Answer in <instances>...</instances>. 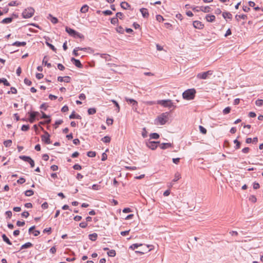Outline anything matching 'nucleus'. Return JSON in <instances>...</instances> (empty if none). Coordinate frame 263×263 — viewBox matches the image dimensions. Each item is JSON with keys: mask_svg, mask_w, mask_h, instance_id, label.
<instances>
[{"mask_svg": "<svg viewBox=\"0 0 263 263\" xmlns=\"http://www.w3.org/2000/svg\"><path fill=\"white\" fill-rule=\"evenodd\" d=\"M50 169L53 171H56L58 170V166L56 165H52L51 166Z\"/></svg>", "mask_w": 263, "mask_h": 263, "instance_id": "774afa93", "label": "nucleus"}, {"mask_svg": "<svg viewBox=\"0 0 263 263\" xmlns=\"http://www.w3.org/2000/svg\"><path fill=\"white\" fill-rule=\"evenodd\" d=\"M100 186L98 184H93L92 186V189L93 190H98L100 189Z\"/></svg>", "mask_w": 263, "mask_h": 263, "instance_id": "69168bd1", "label": "nucleus"}, {"mask_svg": "<svg viewBox=\"0 0 263 263\" xmlns=\"http://www.w3.org/2000/svg\"><path fill=\"white\" fill-rule=\"evenodd\" d=\"M200 10L205 13L210 12L211 11V8L209 6H201L200 7Z\"/></svg>", "mask_w": 263, "mask_h": 263, "instance_id": "6ab92c4d", "label": "nucleus"}, {"mask_svg": "<svg viewBox=\"0 0 263 263\" xmlns=\"http://www.w3.org/2000/svg\"><path fill=\"white\" fill-rule=\"evenodd\" d=\"M118 19L116 16L115 17L112 18L110 21L111 23L113 25H116L118 24Z\"/></svg>", "mask_w": 263, "mask_h": 263, "instance_id": "ea45409f", "label": "nucleus"}, {"mask_svg": "<svg viewBox=\"0 0 263 263\" xmlns=\"http://www.w3.org/2000/svg\"><path fill=\"white\" fill-rule=\"evenodd\" d=\"M180 178V174L179 173H177L175 175V178L173 180V182H176L178 181Z\"/></svg>", "mask_w": 263, "mask_h": 263, "instance_id": "3c124183", "label": "nucleus"}, {"mask_svg": "<svg viewBox=\"0 0 263 263\" xmlns=\"http://www.w3.org/2000/svg\"><path fill=\"white\" fill-rule=\"evenodd\" d=\"M34 12V10L31 8H28L24 10L22 13L23 17L25 18H30L32 16Z\"/></svg>", "mask_w": 263, "mask_h": 263, "instance_id": "39448f33", "label": "nucleus"}, {"mask_svg": "<svg viewBox=\"0 0 263 263\" xmlns=\"http://www.w3.org/2000/svg\"><path fill=\"white\" fill-rule=\"evenodd\" d=\"M234 143L236 144V148L238 149L240 147V143L237 140H235L234 141Z\"/></svg>", "mask_w": 263, "mask_h": 263, "instance_id": "052dcab7", "label": "nucleus"}, {"mask_svg": "<svg viewBox=\"0 0 263 263\" xmlns=\"http://www.w3.org/2000/svg\"><path fill=\"white\" fill-rule=\"evenodd\" d=\"M19 158L25 162H29V160H30L31 158L29 156H20Z\"/></svg>", "mask_w": 263, "mask_h": 263, "instance_id": "c85d7f7f", "label": "nucleus"}, {"mask_svg": "<svg viewBox=\"0 0 263 263\" xmlns=\"http://www.w3.org/2000/svg\"><path fill=\"white\" fill-rule=\"evenodd\" d=\"M151 139H157L159 138V135L157 133H152L149 135Z\"/></svg>", "mask_w": 263, "mask_h": 263, "instance_id": "2f4dec72", "label": "nucleus"}, {"mask_svg": "<svg viewBox=\"0 0 263 263\" xmlns=\"http://www.w3.org/2000/svg\"><path fill=\"white\" fill-rule=\"evenodd\" d=\"M25 221H17L16 222V225L18 227H22L25 225Z\"/></svg>", "mask_w": 263, "mask_h": 263, "instance_id": "e2e57ef3", "label": "nucleus"}, {"mask_svg": "<svg viewBox=\"0 0 263 263\" xmlns=\"http://www.w3.org/2000/svg\"><path fill=\"white\" fill-rule=\"evenodd\" d=\"M107 254L108 256L110 257H114L116 256V253L115 250H109V251L107 252Z\"/></svg>", "mask_w": 263, "mask_h": 263, "instance_id": "f704fd0d", "label": "nucleus"}, {"mask_svg": "<svg viewBox=\"0 0 263 263\" xmlns=\"http://www.w3.org/2000/svg\"><path fill=\"white\" fill-rule=\"evenodd\" d=\"M116 16L118 18L119 17L120 19L122 20L123 18L124 15L122 12H117L116 14Z\"/></svg>", "mask_w": 263, "mask_h": 263, "instance_id": "09e8293b", "label": "nucleus"}, {"mask_svg": "<svg viewBox=\"0 0 263 263\" xmlns=\"http://www.w3.org/2000/svg\"><path fill=\"white\" fill-rule=\"evenodd\" d=\"M87 155L89 157H94L96 155L95 152L89 151L87 152Z\"/></svg>", "mask_w": 263, "mask_h": 263, "instance_id": "a19ab883", "label": "nucleus"}, {"mask_svg": "<svg viewBox=\"0 0 263 263\" xmlns=\"http://www.w3.org/2000/svg\"><path fill=\"white\" fill-rule=\"evenodd\" d=\"M48 107V106L47 105L46 103H43L41 106H40V108L41 109H43L45 110H46L47 109V107Z\"/></svg>", "mask_w": 263, "mask_h": 263, "instance_id": "bf43d9fd", "label": "nucleus"}, {"mask_svg": "<svg viewBox=\"0 0 263 263\" xmlns=\"http://www.w3.org/2000/svg\"><path fill=\"white\" fill-rule=\"evenodd\" d=\"M112 102L114 103L115 107H116L115 110L116 111V112H119L120 111V106H119V104L115 100H112Z\"/></svg>", "mask_w": 263, "mask_h": 263, "instance_id": "58836bf2", "label": "nucleus"}, {"mask_svg": "<svg viewBox=\"0 0 263 263\" xmlns=\"http://www.w3.org/2000/svg\"><path fill=\"white\" fill-rule=\"evenodd\" d=\"M43 74L41 73H37L36 74V78L39 80L41 79L42 78H43Z\"/></svg>", "mask_w": 263, "mask_h": 263, "instance_id": "338daca9", "label": "nucleus"}, {"mask_svg": "<svg viewBox=\"0 0 263 263\" xmlns=\"http://www.w3.org/2000/svg\"><path fill=\"white\" fill-rule=\"evenodd\" d=\"M13 20V18L12 17H6L4 19H3L2 21H1V23L2 24H9L10 23L12 22Z\"/></svg>", "mask_w": 263, "mask_h": 263, "instance_id": "aec40b11", "label": "nucleus"}, {"mask_svg": "<svg viewBox=\"0 0 263 263\" xmlns=\"http://www.w3.org/2000/svg\"><path fill=\"white\" fill-rule=\"evenodd\" d=\"M26 45V42H19V41H16L12 44V46H17V47L24 46Z\"/></svg>", "mask_w": 263, "mask_h": 263, "instance_id": "a211bd4d", "label": "nucleus"}, {"mask_svg": "<svg viewBox=\"0 0 263 263\" xmlns=\"http://www.w3.org/2000/svg\"><path fill=\"white\" fill-rule=\"evenodd\" d=\"M196 92V91L194 88L188 89L182 93V96L185 100H192L194 99Z\"/></svg>", "mask_w": 263, "mask_h": 263, "instance_id": "f03ea898", "label": "nucleus"}, {"mask_svg": "<svg viewBox=\"0 0 263 263\" xmlns=\"http://www.w3.org/2000/svg\"><path fill=\"white\" fill-rule=\"evenodd\" d=\"M193 25L195 28L199 29H202L204 26L203 24L201 22L198 21H195L193 22Z\"/></svg>", "mask_w": 263, "mask_h": 263, "instance_id": "9b49d317", "label": "nucleus"}, {"mask_svg": "<svg viewBox=\"0 0 263 263\" xmlns=\"http://www.w3.org/2000/svg\"><path fill=\"white\" fill-rule=\"evenodd\" d=\"M205 20L208 22H213L215 20V16L214 15H206L205 16Z\"/></svg>", "mask_w": 263, "mask_h": 263, "instance_id": "dca6fc26", "label": "nucleus"}, {"mask_svg": "<svg viewBox=\"0 0 263 263\" xmlns=\"http://www.w3.org/2000/svg\"><path fill=\"white\" fill-rule=\"evenodd\" d=\"M29 129V125H23L21 128V130L22 131H27Z\"/></svg>", "mask_w": 263, "mask_h": 263, "instance_id": "de8ad7c7", "label": "nucleus"}, {"mask_svg": "<svg viewBox=\"0 0 263 263\" xmlns=\"http://www.w3.org/2000/svg\"><path fill=\"white\" fill-rule=\"evenodd\" d=\"M47 59V56H45L44 57L43 60V64L45 65V66H46L48 68H50L51 67V63H48L47 60H46Z\"/></svg>", "mask_w": 263, "mask_h": 263, "instance_id": "bb28decb", "label": "nucleus"}, {"mask_svg": "<svg viewBox=\"0 0 263 263\" xmlns=\"http://www.w3.org/2000/svg\"><path fill=\"white\" fill-rule=\"evenodd\" d=\"M255 104L258 106H261L263 105V100L258 99L256 101Z\"/></svg>", "mask_w": 263, "mask_h": 263, "instance_id": "37998d69", "label": "nucleus"}, {"mask_svg": "<svg viewBox=\"0 0 263 263\" xmlns=\"http://www.w3.org/2000/svg\"><path fill=\"white\" fill-rule=\"evenodd\" d=\"M143 248L141 250L143 251L144 254L147 252H149L151 250L153 249V246L152 245H143Z\"/></svg>", "mask_w": 263, "mask_h": 263, "instance_id": "ddd939ff", "label": "nucleus"}, {"mask_svg": "<svg viewBox=\"0 0 263 263\" xmlns=\"http://www.w3.org/2000/svg\"><path fill=\"white\" fill-rule=\"evenodd\" d=\"M17 183L20 184H23L25 182V179L21 177L17 180Z\"/></svg>", "mask_w": 263, "mask_h": 263, "instance_id": "0e129e2a", "label": "nucleus"}, {"mask_svg": "<svg viewBox=\"0 0 263 263\" xmlns=\"http://www.w3.org/2000/svg\"><path fill=\"white\" fill-rule=\"evenodd\" d=\"M34 194V192L33 190H27L26 191H25V195L26 196H28V197H29V196H32L33 194Z\"/></svg>", "mask_w": 263, "mask_h": 263, "instance_id": "473e14b6", "label": "nucleus"}, {"mask_svg": "<svg viewBox=\"0 0 263 263\" xmlns=\"http://www.w3.org/2000/svg\"><path fill=\"white\" fill-rule=\"evenodd\" d=\"M29 115V118L28 121L30 123H33L35 120V118L39 115V112L37 111H31L28 113Z\"/></svg>", "mask_w": 263, "mask_h": 263, "instance_id": "1a4fd4ad", "label": "nucleus"}, {"mask_svg": "<svg viewBox=\"0 0 263 263\" xmlns=\"http://www.w3.org/2000/svg\"><path fill=\"white\" fill-rule=\"evenodd\" d=\"M222 16L224 18H229L231 20L232 18V15L230 12H224L222 13Z\"/></svg>", "mask_w": 263, "mask_h": 263, "instance_id": "5701e85b", "label": "nucleus"}, {"mask_svg": "<svg viewBox=\"0 0 263 263\" xmlns=\"http://www.w3.org/2000/svg\"><path fill=\"white\" fill-rule=\"evenodd\" d=\"M33 246V244L30 242H28L24 245H23L21 247V250L24 249H27L30 248Z\"/></svg>", "mask_w": 263, "mask_h": 263, "instance_id": "4be33fe9", "label": "nucleus"}, {"mask_svg": "<svg viewBox=\"0 0 263 263\" xmlns=\"http://www.w3.org/2000/svg\"><path fill=\"white\" fill-rule=\"evenodd\" d=\"M101 140L103 142L107 143L110 141V138L109 136H105L104 137L102 138Z\"/></svg>", "mask_w": 263, "mask_h": 263, "instance_id": "72a5a7b5", "label": "nucleus"}, {"mask_svg": "<svg viewBox=\"0 0 263 263\" xmlns=\"http://www.w3.org/2000/svg\"><path fill=\"white\" fill-rule=\"evenodd\" d=\"M143 246L142 243H134L129 247V249L134 250L135 249H137L139 247Z\"/></svg>", "mask_w": 263, "mask_h": 263, "instance_id": "cd10ccee", "label": "nucleus"}, {"mask_svg": "<svg viewBox=\"0 0 263 263\" xmlns=\"http://www.w3.org/2000/svg\"><path fill=\"white\" fill-rule=\"evenodd\" d=\"M140 11L141 12L143 17L147 18L148 17L149 13L147 9L144 8H141L140 9Z\"/></svg>", "mask_w": 263, "mask_h": 263, "instance_id": "4468645a", "label": "nucleus"}, {"mask_svg": "<svg viewBox=\"0 0 263 263\" xmlns=\"http://www.w3.org/2000/svg\"><path fill=\"white\" fill-rule=\"evenodd\" d=\"M71 80V78L69 76H66L64 77V82L66 83L70 82Z\"/></svg>", "mask_w": 263, "mask_h": 263, "instance_id": "680f3d73", "label": "nucleus"}, {"mask_svg": "<svg viewBox=\"0 0 263 263\" xmlns=\"http://www.w3.org/2000/svg\"><path fill=\"white\" fill-rule=\"evenodd\" d=\"M3 83L5 86H8L10 85L9 82L5 78H0V83Z\"/></svg>", "mask_w": 263, "mask_h": 263, "instance_id": "c756f323", "label": "nucleus"}, {"mask_svg": "<svg viewBox=\"0 0 263 263\" xmlns=\"http://www.w3.org/2000/svg\"><path fill=\"white\" fill-rule=\"evenodd\" d=\"M156 19L159 22H162L164 20L163 17L161 15H157Z\"/></svg>", "mask_w": 263, "mask_h": 263, "instance_id": "864d4df0", "label": "nucleus"}, {"mask_svg": "<svg viewBox=\"0 0 263 263\" xmlns=\"http://www.w3.org/2000/svg\"><path fill=\"white\" fill-rule=\"evenodd\" d=\"M41 128L42 130H43L44 132V134L41 136L42 140L44 141L46 144H49L51 143L50 135L47 132L44 130V128L42 127Z\"/></svg>", "mask_w": 263, "mask_h": 263, "instance_id": "0eeeda50", "label": "nucleus"}, {"mask_svg": "<svg viewBox=\"0 0 263 263\" xmlns=\"http://www.w3.org/2000/svg\"><path fill=\"white\" fill-rule=\"evenodd\" d=\"M116 31L118 33H120L121 34H123L124 32V30L123 28L121 26H118V27L116 28Z\"/></svg>", "mask_w": 263, "mask_h": 263, "instance_id": "e433bc0d", "label": "nucleus"}, {"mask_svg": "<svg viewBox=\"0 0 263 263\" xmlns=\"http://www.w3.org/2000/svg\"><path fill=\"white\" fill-rule=\"evenodd\" d=\"M2 238H3L4 241H5L8 245H12L11 242L10 241L9 239L7 237V236L5 234H4L2 235Z\"/></svg>", "mask_w": 263, "mask_h": 263, "instance_id": "a878e982", "label": "nucleus"}, {"mask_svg": "<svg viewBox=\"0 0 263 263\" xmlns=\"http://www.w3.org/2000/svg\"><path fill=\"white\" fill-rule=\"evenodd\" d=\"M89 239H90L92 241H95L98 237V234L97 233H92L88 235Z\"/></svg>", "mask_w": 263, "mask_h": 263, "instance_id": "393cba45", "label": "nucleus"}, {"mask_svg": "<svg viewBox=\"0 0 263 263\" xmlns=\"http://www.w3.org/2000/svg\"><path fill=\"white\" fill-rule=\"evenodd\" d=\"M249 200L253 203L256 202L257 201V199L254 195L250 196V197H249Z\"/></svg>", "mask_w": 263, "mask_h": 263, "instance_id": "49530a36", "label": "nucleus"}, {"mask_svg": "<svg viewBox=\"0 0 263 263\" xmlns=\"http://www.w3.org/2000/svg\"><path fill=\"white\" fill-rule=\"evenodd\" d=\"M89 7L87 5H84L81 8L80 11L81 13H85L88 11Z\"/></svg>", "mask_w": 263, "mask_h": 263, "instance_id": "b1692460", "label": "nucleus"}, {"mask_svg": "<svg viewBox=\"0 0 263 263\" xmlns=\"http://www.w3.org/2000/svg\"><path fill=\"white\" fill-rule=\"evenodd\" d=\"M12 141L11 140H7L4 142V145L6 147H8L11 145Z\"/></svg>", "mask_w": 263, "mask_h": 263, "instance_id": "c9c22d12", "label": "nucleus"}, {"mask_svg": "<svg viewBox=\"0 0 263 263\" xmlns=\"http://www.w3.org/2000/svg\"><path fill=\"white\" fill-rule=\"evenodd\" d=\"M73 169L76 170H80L82 168V167L79 164H76L73 166Z\"/></svg>", "mask_w": 263, "mask_h": 263, "instance_id": "603ef678", "label": "nucleus"}, {"mask_svg": "<svg viewBox=\"0 0 263 263\" xmlns=\"http://www.w3.org/2000/svg\"><path fill=\"white\" fill-rule=\"evenodd\" d=\"M184 196L186 201L182 203V206L184 211H193L195 208V193L191 190L189 192H184Z\"/></svg>", "mask_w": 263, "mask_h": 263, "instance_id": "f257e3e1", "label": "nucleus"}, {"mask_svg": "<svg viewBox=\"0 0 263 263\" xmlns=\"http://www.w3.org/2000/svg\"><path fill=\"white\" fill-rule=\"evenodd\" d=\"M24 83H25V84H26L28 86H30V85H31L32 84L31 81H30L29 80H28L27 78H25L24 79Z\"/></svg>", "mask_w": 263, "mask_h": 263, "instance_id": "13d9d810", "label": "nucleus"}, {"mask_svg": "<svg viewBox=\"0 0 263 263\" xmlns=\"http://www.w3.org/2000/svg\"><path fill=\"white\" fill-rule=\"evenodd\" d=\"M157 104L163 107H171L172 106V102L170 100H158Z\"/></svg>", "mask_w": 263, "mask_h": 263, "instance_id": "6e6552de", "label": "nucleus"}, {"mask_svg": "<svg viewBox=\"0 0 263 263\" xmlns=\"http://www.w3.org/2000/svg\"><path fill=\"white\" fill-rule=\"evenodd\" d=\"M158 144H160L159 142L149 141L146 143V146L151 149L154 150L157 147Z\"/></svg>", "mask_w": 263, "mask_h": 263, "instance_id": "9d476101", "label": "nucleus"}, {"mask_svg": "<svg viewBox=\"0 0 263 263\" xmlns=\"http://www.w3.org/2000/svg\"><path fill=\"white\" fill-rule=\"evenodd\" d=\"M125 100L128 103L132 104L133 106H137L138 105V102L134 99L125 98Z\"/></svg>", "mask_w": 263, "mask_h": 263, "instance_id": "2eb2a0df", "label": "nucleus"}, {"mask_svg": "<svg viewBox=\"0 0 263 263\" xmlns=\"http://www.w3.org/2000/svg\"><path fill=\"white\" fill-rule=\"evenodd\" d=\"M49 16L51 17L50 21L53 24H56L58 22L57 18L52 16L51 14H49Z\"/></svg>", "mask_w": 263, "mask_h": 263, "instance_id": "79ce46f5", "label": "nucleus"}, {"mask_svg": "<svg viewBox=\"0 0 263 263\" xmlns=\"http://www.w3.org/2000/svg\"><path fill=\"white\" fill-rule=\"evenodd\" d=\"M120 6L123 9H130L131 6L126 2H123L120 4Z\"/></svg>", "mask_w": 263, "mask_h": 263, "instance_id": "f3484780", "label": "nucleus"}, {"mask_svg": "<svg viewBox=\"0 0 263 263\" xmlns=\"http://www.w3.org/2000/svg\"><path fill=\"white\" fill-rule=\"evenodd\" d=\"M168 116L169 112H168L162 113L158 116L155 121L157 122V123L160 125H164L168 121L169 119Z\"/></svg>", "mask_w": 263, "mask_h": 263, "instance_id": "7ed1b4c3", "label": "nucleus"}, {"mask_svg": "<svg viewBox=\"0 0 263 263\" xmlns=\"http://www.w3.org/2000/svg\"><path fill=\"white\" fill-rule=\"evenodd\" d=\"M235 18L236 20L238 22L240 18L246 20L247 18V16L245 14H242V15H236L235 16Z\"/></svg>", "mask_w": 263, "mask_h": 263, "instance_id": "7c9ffc66", "label": "nucleus"}, {"mask_svg": "<svg viewBox=\"0 0 263 263\" xmlns=\"http://www.w3.org/2000/svg\"><path fill=\"white\" fill-rule=\"evenodd\" d=\"M87 111L89 115H91L96 112V109L95 108H90L88 109Z\"/></svg>", "mask_w": 263, "mask_h": 263, "instance_id": "4c0bfd02", "label": "nucleus"}, {"mask_svg": "<svg viewBox=\"0 0 263 263\" xmlns=\"http://www.w3.org/2000/svg\"><path fill=\"white\" fill-rule=\"evenodd\" d=\"M213 74V71L208 70L207 71L199 73L197 75V78L199 79L205 80L209 78V76Z\"/></svg>", "mask_w": 263, "mask_h": 263, "instance_id": "423d86ee", "label": "nucleus"}, {"mask_svg": "<svg viewBox=\"0 0 263 263\" xmlns=\"http://www.w3.org/2000/svg\"><path fill=\"white\" fill-rule=\"evenodd\" d=\"M103 13L105 15H110L112 14V12L110 10H107L103 11Z\"/></svg>", "mask_w": 263, "mask_h": 263, "instance_id": "4d7b16f0", "label": "nucleus"}, {"mask_svg": "<svg viewBox=\"0 0 263 263\" xmlns=\"http://www.w3.org/2000/svg\"><path fill=\"white\" fill-rule=\"evenodd\" d=\"M46 44L53 51H56L57 49L55 48V47L53 45L47 42H46Z\"/></svg>", "mask_w": 263, "mask_h": 263, "instance_id": "c03bdc74", "label": "nucleus"}, {"mask_svg": "<svg viewBox=\"0 0 263 263\" xmlns=\"http://www.w3.org/2000/svg\"><path fill=\"white\" fill-rule=\"evenodd\" d=\"M79 226L82 228H85L87 226V223L86 222H82L79 224Z\"/></svg>", "mask_w": 263, "mask_h": 263, "instance_id": "5fc2aeb1", "label": "nucleus"}, {"mask_svg": "<svg viewBox=\"0 0 263 263\" xmlns=\"http://www.w3.org/2000/svg\"><path fill=\"white\" fill-rule=\"evenodd\" d=\"M230 111L231 108L230 107H227L223 110V114H228L230 112Z\"/></svg>", "mask_w": 263, "mask_h": 263, "instance_id": "8fccbe9b", "label": "nucleus"}, {"mask_svg": "<svg viewBox=\"0 0 263 263\" xmlns=\"http://www.w3.org/2000/svg\"><path fill=\"white\" fill-rule=\"evenodd\" d=\"M113 119L110 118H107L106 120V123L108 125H112L113 123Z\"/></svg>", "mask_w": 263, "mask_h": 263, "instance_id": "6e6d98bb", "label": "nucleus"}, {"mask_svg": "<svg viewBox=\"0 0 263 263\" xmlns=\"http://www.w3.org/2000/svg\"><path fill=\"white\" fill-rule=\"evenodd\" d=\"M171 146V144L170 143H163L160 145V147L162 149H166Z\"/></svg>", "mask_w": 263, "mask_h": 263, "instance_id": "412c9836", "label": "nucleus"}, {"mask_svg": "<svg viewBox=\"0 0 263 263\" xmlns=\"http://www.w3.org/2000/svg\"><path fill=\"white\" fill-rule=\"evenodd\" d=\"M65 30L70 35L74 37H78L80 39L84 37V36L82 34L69 27H66Z\"/></svg>", "mask_w": 263, "mask_h": 263, "instance_id": "20e7f679", "label": "nucleus"}, {"mask_svg": "<svg viewBox=\"0 0 263 263\" xmlns=\"http://www.w3.org/2000/svg\"><path fill=\"white\" fill-rule=\"evenodd\" d=\"M71 61L74 64V65L78 68H82L83 65L79 60L76 59L74 58H71Z\"/></svg>", "mask_w": 263, "mask_h": 263, "instance_id": "f8f14e48", "label": "nucleus"}, {"mask_svg": "<svg viewBox=\"0 0 263 263\" xmlns=\"http://www.w3.org/2000/svg\"><path fill=\"white\" fill-rule=\"evenodd\" d=\"M199 128L200 132L202 134H205L206 133V129L204 127H203L202 126L200 125Z\"/></svg>", "mask_w": 263, "mask_h": 263, "instance_id": "a18cd8bd", "label": "nucleus"}]
</instances>
